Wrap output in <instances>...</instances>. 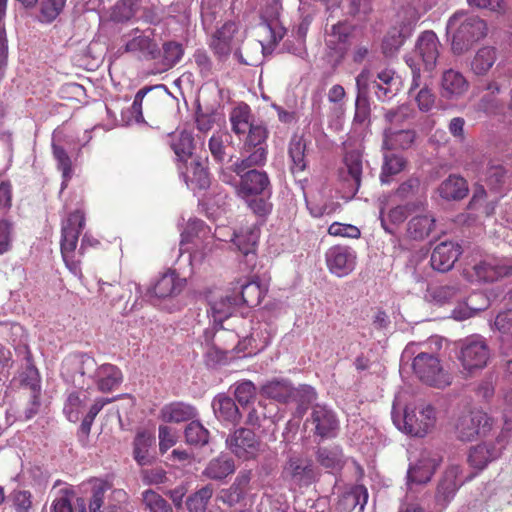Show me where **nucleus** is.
Segmentation results:
<instances>
[{
    "mask_svg": "<svg viewBox=\"0 0 512 512\" xmlns=\"http://www.w3.org/2000/svg\"><path fill=\"white\" fill-rule=\"evenodd\" d=\"M208 158H191L190 163H181L179 171L186 183L192 190H203L210 186V175L207 168Z\"/></svg>",
    "mask_w": 512,
    "mask_h": 512,
    "instance_id": "16",
    "label": "nucleus"
},
{
    "mask_svg": "<svg viewBox=\"0 0 512 512\" xmlns=\"http://www.w3.org/2000/svg\"><path fill=\"white\" fill-rule=\"evenodd\" d=\"M504 447L505 444L501 438H497L495 442L476 445L469 451L468 462L473 468L482 470L488 463L500 457Z\"/></svg>",
    "mask_w": 512,
    "mask_h": 512,
    "instance_id": "20",
    "label": "nucleus"
},
{
    "mask_svg": "<svg viewBox=\"0 0 512 512\" xmlns=\"http://www.w3.org/2000/svg\"><path fill=\"white\" fill-rule=\"evenodd\" d=\"M306 142L303 136L293 135L288 145V155L291 160V171L292 173H300L306 169Z\"/></svg>",
    "mask_w": 512,
    "mask_h": 512,
    "instance_id": "44",
    "label": "nucleus"
},
{
    "mask_svg": "<svg viewBox=\"0 0 512 512\" xmlns=\"http://www.w3.org/2000/svg\"><path fill=\"white\" fill-rule=\"evenodd\" d=\"M415 116V110L407 104H402L395 109L388 110L385 115V121L389 124L388 127H394L397 129L398 125H401Z\"/></svg>",
    "mask_w": 512,
    "mask_h": 512,
    "instance_id": "57",
    "label": "nucleus"
},
{
    "mask_svg": "<svg viewBox=\"0 0 512 512\" xmlns=\"http://www.w3.org/2000/svg\"><path fill=\"white\" fill-rule=\"evenodd\" d=\"M488 307V299L482 293L471 294L465 302L459 303L452 311L454 319L462 321L474 316Z\"/></svg>",
    "mask_w": 512,
    "mask_h": 512,
    "instance_id": "35",
    "label": "nucleus"
},
{
    "mask_svg": "<svg viewBox=\"0 0 512 512\" xmlns=\"http://www.w3.org/2000/svg\"><path fill=\"white\" fill-rule=\"evenodd\" d=\"M261 394L275 401L286 403L292 398L301 397L302 402L311 403L316 400L315 390L308 385L294 389L287 380L274 379L261 387Z\"/></svg>",
    "mask_w": 512,
    "mask_h": 512,
    "instance_id": "10",
    "label": "nucleus"
},
{
    "mask_svg": "<svg viewBox=\"0 0 512 512\" xmlns=\"http://www.w3.org/2000/svg\"><path fill=\"white\" fill-rule=\"evenodd\" d=\"M75 493L72 489L64 487L58 490L52 505L51 512H73L72 500Z\"/></svg>",
    "mask_w": 512,
    "mask_h": 512,
    "instance_id": "61",
    "label": "nucleus"
},
{
    "mask_svg": "<svg viewBox=\"0 0 512 512\" xmlns=\"http://www.w3.org/2000/svg\"><path fill=\"white\" fill-rule=\"evenodd\" d=\"M245 157L234 162L235 173L242 172L256 166H263L267 160V147H243Z\"/></svg>",
    "mask_w": 512,
    "mask_h": 512,
    "instance_id": "45",
    "label": "nucleus"
},
{
    "mask_svg": "<svg viewBox=\"0 0 512 512\" xmlns=\"http://www.w3.org/2000/svg\"><path fill=\"white\" fill-rule=\"evenodd\" d=\"M366 80L367 74L365 71H362L356 77L358 94L355 102L354 122L359 124H364L370 116V105L366 96Z\"/></svg>",
    "mask_w": 512,
    "mask_h": 512,
    "instance_id": "39",
    "label": "nucleus"
},
{
    "mask_svg": "<svg viewBox=\"0 0 512 512\" xmlns=\"http://www.w3.org/2000/svg\"><path fill=\"white\" fill-rule=\"evenodd\" d=\"M412 368L419 380L427 385L444 388L451 383L449 374L434 354L419 352L413 359Z\"/></svg>",
    "mask_w": 512,
    "mask_h": 512,
    "instance_id": "7",
    "label": "nucleus"
},
{
    "mask_svg": "<svg viewBox=\"0 0 512 512\" xmlns=\"http://www.w3.org/2000/svg\"><path fill=\"white\" fill-rule=\"evenodd\" d=\"M351 34V27L345 21L330 23L329 18L324 29V42L335 62H340L348 49V39Z\"/></svg>",
    "mask_w": 512,
    "mask_h": 512,
    "instance_id": "11",
    "label": "nucleus"
},
{
    "mask_svg": "<svg viewBox=\"0 0 512 512\" xmlns=\"http://www.w3.org/2000/svg\"><path fill=\"white\" fill-rule=\"evenodd\" d=\"M127 52L139 53L146 59H155L159 54L157 44L148 36H136L125 45Z\"/></svg>",
    "mask_w": 512,
    "mask_h": 512,
    "instance_id": "47",
    "label": "nucleus"
},
{
    "mask_svg": "<svg viewBox=\"0 0 512 512\" xmlns=\"http://www.w3.org/2000/svg\"><path fill=\"white\" fill-rule=\"evenodd\" d=\"M169 145L179 163H186L192 158L195 143L191 132L187 130L173 132L169 135Z\"/></svg>",
    "mask_w": 512,
    "mask_h": 512,
    "instance_id": "29",
    "label": "nucleus"
},
{
    "mask_svg": "<svg viewBox=\"0 0 512 512\" xmlns=\"http://www.w3.org/2000/svg\"><path fill=\"white\" fill-rule=\"evenodd\" d=\"M162 71H167L174 67L177 63L180 62L184 55V48L182 44L169 41L165 42L162 46Z\"/></svg>",
    "mask_w": 512,
    "mask_h": 512,
    "instance_id": "52",
    "label": "nucleus"
},
{
    "mask_svg": "<svg viewBox=\"0 0 512 512\" xmlns=\"http://www.w3.org/2000/svg\"><path fill=\"white\" fill-rule=\"evenodd\" d=\"M186 443L202 447L209 442V431L199 422L191 421L184 431Z\"/></svg>",
    "mask_w": 512,
    "mask_h": 512,
    "instance_id": "53",
    "label": "nucleus"
},
{
    "mask_svg": "<svg viewBox=\"0 0 512 512\" xmlns=\"http://www.w3.org/2000/svg\"><path fill=\"white\" fill-rule=\"evenodd\" d=\"M382 147L387 150H398L410 148L415 139L416 132L411 129H396L394 127H386L383 133Z\"/></svg>",
    "mask_w": 512,
    "mask_h": 512,
    "instance_id": "31",
    "label": "nucleus"
},
{
    "mask_svg": "<svg viewBox=\"0 0 512 512\" xmlns=\"http://www.w3.org/2000/svg\"><path fill=\"white\" fill-rule=\"evenodd\" d=\"M152 445V438L144 432H140L136 435L133 442V455L136 462L141 465H147L151 462L149 456V448Z\"/></svg>",
    "mask_w": 512,
    "mask_h": 512,
    "instance_id": "55",
    "label": "nucleus"
},
{
    "mask_svg": "<svg viewBox=\"0 0 512 512\" xmlns=\"http://www.w3.org/2000/svg\"><path fill=\"white\" fill-rule=\"evenodd\" d=\"M27 377L24 379L25 386L30 390V401L29 407L25 410V418L31 419L35 416L40 408V384H39V373L34 365L29 363L27 367Z\"/></svg>",
    "mask_w": 512,
    "mask_h": 512,
    "instance_id": "36",
    "label": "nucleus"
},
{
    "mask_svg": "<svg viewBox=\"0 0 512 512\" xmlns=\"http://www.w3.org/2000/svg\"><path fill=\"white\" fill-rule=\"evenodd\" d=\"M434 227V217L431 215H418L409 220L406 234L409 239L422 241L430 235Z\"/></svg>",
    "mask_w": 512,
    "mask_h": 512,
    "instance_id": "42",
    "label": "nucleus"
},
{
    "mask_svg": "<svg viewBox=\"0 0 512 512\" xmlns=\"http://www.w3.org/2000/svg\"><path fill=\"white\" fill-rule=\"evenodd\" d=\"M85 219L80 211H75L69 215L62 225L61 253L67 268L74 275H81L79 261L75 260V249L78 238L83 230Z\"/></svg>",
    "mask_w": 512,
    "mask_h": 512,
    "instance_id": "5",
    "label": "nucleus"
},
{
    "mask_svg": "<svg viewBox=\"0 0 512 512\" xmlns=\"http://www.w3.org/2000/svg\"><path fill=\"white\" fill-rule=\"evenodd\" d=\"M139 0H120L114 6L111 18L116 22L130 20L136 13Z\"/></svg>",
    "mask_w": 512,
    "mask_h": 512,
    "instance_id": "60",
    "label": "nucleus"
},
{
    "mask_svg": "<svg viewBox=\"0 0 512 512\" xmlns=\"http://www.w3.org/2000/svg\"><path fill=\"white\" fill-rule=\"evenodd\" d=\"M406 160L402 156L394 153L385 154L383 158L380 181L382 184H389L391 177L404 170Z\"/></svg>",
    "mask_w": 512,
    "mask_h": 512,
    "instance_id": "49",
    "label": "nucleus"
},
{
    "mask_svg": "<svg viewBox=\"0 0 512 512\" xmlns=\"http://www.w3.org/2000/svg\"><path fill=\"white\" fill-rule=\"evenodd\" d=\"M503 88L504 82H499L497 80L488 82L485 86L487 93L484 94L478 102V110L483 111L486 114L498 113L502 108V103L496 95L499 94Z\"/></svg>",
    "mask_w": 512,
    "mask_h": 512,
    "instance_id": "40",
    "label": "nucleus"
},
{
    "mask_svg": "<svg viewBox=\"0 0 512 512\" xmlns=\"http://www.w3.org/2000/svg\"><path fill=\"white\" fill-rule=\"evenodd\" d=\"M468 87V81L460 72L449 69L441 77L440 94L445 99L457 100L466 93Z\"/></svg>",
    "mask_w": 512,
    "mask_h": 512,
    "instance_id": "24",
    "label": "nucleus"
},
{
    "mask_svg": "<svg viewBox=\"0 0 512 512\" xmlns=\"http://www.w3.org/2000/svg\"><path fill=\"white\" fill-rule=\"evenodd\" d=\"M216 417L230 424L236 425L241 419L240 411L234 400L224 394L217 395L212 402Z\"/></svg>",
    "mask_w": 512,
    "mask_h": 512,
    "instance_id": "34",
    "label": "nucleus"
},
{
    "mask_svg": "<svg viewBox=\"0 0 512 512\" xmlns=\"http://www.w3.org/2000/svg\"><path fill=\"white\" fill-rule=\"evenodd\" d=\"M239 305V297L236 295H226L210 304V311L215 323H222L225 319L233 315L236 307Z\"/></svg>",
    "mask_w": 512,
    "mask_h": 512,
    "instance_id": "46",
    "label": "nucleus"
},
{
    "mask_svg": "<svg viewBox=\"0 0 512 512\" xmlns=\"http://www.w3.org/2000/svg\"><path fill=\"white\" fill-rule=\"evenodd\" d=\"M406 63L412 69V81L409 88V94L413 97L422 112L430 111L435 104V94L426 83L422 84L420 77V68L412 58H406Z\"/></svg>",
    "mask_w": 512,
    "mask_h": 512,
    "instance_id": "19",
    "label": "nucleus"
},
{
    "mask_svg": "<svg viewBox=\"0 0 512 512\" xmlns=\"http://www.w3.org/2000/svg\"><path fill=\"white\" fill-rule=\"evenodd\" d=\"M490 355V348L484 338L471 336L464 339L458 354L462 372L473 375L481 371L487 366Z\"/></svg>",
    "mask_w": 512,
    "mask_h": 512,
    "instance_id": "6",
    "label": "nucleus"
},
{
    "mask_svg": "<svg viewBox=\"0 0 512 512\" xmlns=\"http://www.w3.org/2000/svg\"><path fill=\"white\" fill-rule=\"evenodd\" d=\"M439 45L438 37L433 31L428 30L421 33L415 45V58L411 57L417 63V67H419V63L416 58L423 63L426 71H432L439 57Z\"/></svg>",
    "mask_w": 512,
    "mask_h": 512,
    "instance_id": "17",
    "label": "nucleus"
},
{
    "mask_svg": "<svg viewBox=\"0 0 512 512\" xmlns=\"http://www.w3.org/2000/svg\"><path fill=\"white\" fill-rule=\"evenodd\" d=\"M65 3L66 0H44L40 10L42 21L48 23L54 21L63 10Z\"/></svg>",
    "mask_w": 512,
    "mask_h": 512,
    "instance_id": "64",
    "label": "nucleus"
},
{
    "mask_svg": "<svg viewBox=\"0 0 512 512\" xmlns=\"http://www.w3.org/2000/svg\"><path fill=\"white\" fill-rule=\"evenodd\" d=\"M321 475L320 468L303 453L290 452L282 468V477L298 487L312 485Z\"/></svg>",
    "mask_w": 512,
    "mask_h": 512,
    "instance_id": "3",
    "label": "nucleus"
},
{
    "mask_svg": "<svg viewBox=\"0 0 512 512\" xmlns=\"http://www.w3.org/2000/svg\"><path fill=\"white\" fill-rule=\"evenodd\" d=\"M86 400V395H84V398H81L78 392H72L68 395L63 412L70 422L75 423L79 420Z\"/></svg>",
    "mask_w": 512,
    "mask_h": 512,
    "instance_id": "59",
    "label": "nucleus"
},
{
    "mask_svg": "<svg viewBox=\"0 0 512 512\" xmlns=\"http://www.w3.org/2000/svg\"><path fill=\"white\" fill-rule=\"evenodd\" d=\"M239 304L244 303L247 306H257L264 296V291L256 281L246 282L240 286Z\"/></svg>",
    "mask_w": 512,
    "mask_h": 512,
    "instance_id": "54",
    "label": "nucleus"
},
{
    "mask_svg": "<svg viewBox=\"0 0 512 512\" xmlns=\"http://www.w3.org/2000/svg\"><path fill=\"white\" fill-rule=\"evenodd\" d=\"M235 174L239 177L237 195L241 198L270 193V180L265 171L249 168Z\"/></svg>",
    "mask_w": 512,
    "mask_h": 512,
    "instance_id": "13",
    "label": "nucleus"
},
{
    "mask_svg": "<svg viewBox=\"0 0 512 512\" xmlns=\"http://www.w3.org/2000/svg\"><path fill=\"white\" fill-rule=\"evenodd\" d=\"M111 485L103 480H96L92 486V497L89 503L90 512H103L102 506L104 503V496Z\"/></svg>",
    "mask_w": 512,
    "mask_h": 512,
    "instance_id": "62",
    "label": "nucleus"
},
{
    "mask_svg": "<svg viewBox=\"0 0 512 512\" xmlns=\"http://www.w3.org/2000/svg\"><path fill=\"white\" fill-rule=\"evenodd\" d=\"M365 72L368 75V72ZM398 84L395 72L390 69H384L377 73L375 80L370 83H368V79L366 80V90H372L379 101L385 102L397 94Z\"/></svg>",
    "mask_w": 512,
    "mask_h": 512,
    "instance_id": "22",
    "label": "nucleus"
},
{
    "mask_svg": "<svg viewBox=\"0 0 512 512\" xmlns=\"http://www.w3.org/2000/svg\"><path fill=\"white\" fill-rule=\"evenodd\" d=\"M318 465L329 473H337L346 464V457L340 445L319 446L315 450Z\"/></svg>",
    "mask_w": 512,
    "mask_h": 512,
    "instance_id": "23",
    "label": "nucleus"
},
{
    "mask_svg": "<svg viewBox=\"0 0 512 512\" xmlns=\"http://www.w3.org/2000/svg\"><path fill=\"white\" fill-rule=\"evenodd\" d=\"M185 283L186 280L180 278L175 271H169L158 279L148 293L158 298L175 296L183 290Z\"/></svg>",
    "mask_w": 512,
    "mask_h": 512,
    "instance_id": "28",
    "label": "nucleus"
},
{
    "mask_svg": "<svg viewBox=\"0 0 512 512\" xmlns=\"http://www.w3.org/2000/svg\"><path fill=\"white\" fill-rule=\"evenodd\" d=\"M325 258L330 272L338 277L348 275L356 264V254L347 246L336 245L329 248Z\"/></svg>",
    "mask_w": 512,
    "mask_h": 512,
    "instance_id": "18",
    "label": "nucleus"
},
{
    "mask_svg": "<svg viewBox=\"0 0 512 512\" xmlns=\"http://www.w3.org/2000/svg\"><path fill=\"white\" fill-rule=\"evenodd\" d=\"M462 253V248L458 243L444 241L439 243L431 255V266L439 272L449 271Z\"/></svg>",
    "mask_w": 512,
    "mask_h": 512,
    "instance_id": "21",
    "label": "nucleus"
},
{
    "mask_svg": "<svg viewBox=\"0 0 512 512\" xmlns=\"http://www.w3.org/2000/svg\"><path fill=\"white\" fill-rule=\"evenodd\" d=\"M259 240V231L255 228H249L239 233H234L232 239L238 251L245 257L247 264H255L256 246Z\"/></svg>",
    "mask_w": 512,
    "mask_h": 512,
    "instance_id": "30",
    "label": "nucleus"
},
{
    "mask_svg": "<svg viewBox=\"0 0 512 512\" xmlns=\"http://www.w3.org/2000/svg\"><path fill=\"white\" fill-rule=\"evenodd\" d=\"M439 195L446 200H460L468 193L467 182L464 178L450 175L438 188Z\"/></svg>",
    "mask_w": 512,
    "mask_h": 512,
    "instance_id": "43",
    "label": "nucleus"
},
{
    "mask_svg": "<svg viewBox=\"0 0 512 512\" xmlns=\"http://www.w3.org/2000/svg\"><path fill=\"white\" fill-rule=\"evenodd\" d=\"M498 58L497 49L492 46H484L477 50L471 60V70L475 75H486Z\"/></svg>",
    "mask_w": 512,
    "mask_h": 512,
    "instance_id": "41",
    "label": "nucleus"
},
{
    "mask_svg": "<svg viewBox=\"0 0 512 512\" xmlns=\"http://www.w3.org/2000/svg\"><path fill=\"white\" fill-rule=\"evenodd\" d=\"M492 428V419L481 410H471L462 414L456 421L455 433L463 442L486 436Z\"/></svg>",
    "mask_w": 512,
    "mask_h": 512,
    "instance_id": "8",
    "label": "nucleus"
},
{
    "mask_svg": "<svg viewBox=\"0 0 512 512\" xmlns=\"http://www.w3.org/2000/svg\"><path fill=\"white\" fill-rule=\"evenodd\" d=\"M231 140L232 137L227 132H217L210 137L208 148L211 156L217 163L222 164L225 161L227 156L226 148Z\"/></svg>",
    "mask_w": 512,
    "mask_h": 512,
    "instance_id": "50",
    "label": "nucleus"
},
{
    "mask_svg": "<svg viewBox=\"0 0 512 512\" xmlns=\"http://www.w3.org/2000/svg\"><path fill=\"white\" fill-rule=\"evenodd\" d=\"M367 501L366 487L355 485L340 496L336 508L339 512H363Z\"/></svg>",
    "mask_w": 512,
    "mask_h": 512,
    "instance_id": "25",
    "label": "nucleus"
},
{
    "mask_svg": "<svg viewBox=\"0 0 512 512\" xmlns=\"http://www.w3.org/2000/svg\"><path fill=\"white\" fill-rule=\"evenodd\" d=\"M436 419V409L425 401L407 405L403 414L398 413L395 406L392 409L395 426L400 431L416 437H424L429 433L435 426Z\"/></svg>",
    "mask_w": 512,
    "mask_h": 512,
    "instance_id": "2",
    "label": "nucleus"
},
{
    "mask_svg": "<svg viewBox=\"0 0 512 512\" xmlns=\"http://www.w3.org/2000/svg\"><path fill=\"white\" fill-rule=\"evenodd\" d=\"M234 460L228 455L221 454L211 459L202 472L208 479L220 481L235 472Z\"/></svg>",
    "mask_w": 512,
    "mask_h": 512,
    "instance_id": "33",
    "label": "nucleus"
},
{
    "mask_svg": "<svg viewBox=\"0 0 512 512\" xmlns=\"http://www.w3.org/2000/svg\"><path fill=\"white\" fill-rule=\"evenodd\" d=\"M362 169V152L359 149L348 151L345 154L344 167L340 169L339 177L350 196H354L360 187Z\"/></svg>",
    "mask_w": 512,
    "mask_h": 512,
    "instance_id": "15",
    "label": "nucleus"
},
{
    "mask_svg": "<svg viewBox=\"0 0 512 512\" xmlns=\"http://www.w3.org/2000/svg\"><path fill=\"white\" fill-rule=\"evenodd\" d=\"M447 32L452 34L453 53L461 55L486 36L487 26L478 16L458 11L449 18Z\"/></svg>",
    "mask_w": 512,
    "mask_h": 512,
    "instance_id": "1",
    "label": "nucleus"
},
{
    "mask_svg": "<svg viewBox=\"0 0 512 512\" xmlns=\"http://www.w3.org/2000/svg\"><path fill=\"white\" fill-rule=\"evenodd\" d=\"M77 371L81 376L94 377L97 388L101 392L112 391L122 382V373L118 367L103 364L96 368V361L87 354L80 355L77 359Z\"/></svg>",
    "mask_w": 512,
    "mask_h": 512,
    "instance_id": "4",
    "label": "nucleus"
},
{
    "mask_svg": "<svg viewBox=\"0 0 512 512\" xmlns=\"http://www.w3.org/2000/svg\"><path fill=\"white\" fill-rule=\"evenodd\" d=\"M479 281L493 282L501 277L512 274V267L489 261H481L473 267Z\"/></svg>",
    "mask_w": 512,
    "mask_h": 512,
    "instance_id": "38",
    "label": "nucleus"
},
{
    "mask_svg": "<svg viewBox=\"0 0 512 512\" xmlns=\"http://www.w3.org/2000/svg\"><path fill=\"white\" fill-rule=\"evenodd\" d=\"M232 131L237 135L245 134L254 124L251 121V111L248 105L235 107L230 113Z\"/></svg>",
    "mask_w": 512,
    "mask_h": 512,
    "instance_id": "48",
    "label": "nucleus"
},
{
    "mask_svg": "<svg viewBox=\"0 0 512 512\" xmlns=\"http://www.w3.org/2000/svg\"><path fill=\"white\" fill-rule=\"evenodd\" d=\"M417 21L418 15L412 11L408 24H405L400 30L393 29L387 34L382 43V51L386 56H392L400 49L405 40L410 37Z\"/></svg>",
    "mask_w": 512,
    "mask_h": 512,
    "instance_id": "26",
    "label": "nucleus"
},
{
    "mask_svg": "<svg viewBox=\"0 0 512 512\" xmlns=\"http://www.w3.org/2000/svg\"><path fill=\"white\" fill-rule=\"evenodd\" d=\"M142 505L149 512H172L170 504L151 489L145 490L142 493Z\"/></svg>",
    "mask_w": 512,
    "mask_h": 512,
    "instance_id": "56",
    "label": "nucleus"
},
{
    "mask_svg": "<svg viewBox=\"0 0 512 512\" xmlns=\"http://www.w3.org/2000/svg\"><path fill=\"white\" fill-rule=\"evenodd\" d=\"M459 469L456 466L449 467L443 474L436 493V499L442 505H446L455 496L460 484L457 481Z\"/></svg>",
    "mask_w": 512,
    "mask_h": 512,
    "instance_id": "37",
    "label": "nucleus"
},
{
    "mask_svg": "<svg viewBox=\"0 0 512 512\" xmlns=\"http://www.w3.org/2000/svg\"><path fill=\"white\" fill-rule=\"evenodd\" d=\"M306 424L311 427L313 436L320 441L335 438L339 432V420L335 412L326 405L312 406Z\"/></svg>",
    "mask_w": 512,
    "mask_h": 512,
    "instance_id": "9",
    "label": "nucleus"
},
{
    "mask_svg": "<svg viewBox=\"0 0 512 512\" xmlns=\"http://www.w3.org/2000/svg\"><path fill=\"white\" fill-rule=\"evenodd\" d=\"M441 463V457L432 451L424 450L417 460L409 465L408 485L428 483Z\"/></svg>",
    "mask_w": 512,
    "mask_h": 512,
    "instance_id": "12",
    "label": "nucleus"
},
{
    "mask_svg": "<svg viewBox=\"0 0 512 512\" xmlns=\"http://www.w3.org/2000/svg\"><path fill=\"white\" fill-rule=\"evenodd\" d=\"M226 445L238 458L249 460L257 455L260 442L252 430L239 428L226 438Z\"/></svg>",
    "mask_w": 512,
    "mask_h": 512,
    "instance_id": "14",
    "label": "nucleus"
},
{
    "mask_svg": "<svg viewBox=\"0 0 512 512\" xmlns=\"http://www.w3.org/2000/svg\"><path fill=\"white\" fill-rule=\"evenodd\" d=\"M236 30L235 23L227 22L214 33L210 47L220 60H224L230 55Z\"/></svg>",
    "mask_w": 512,
    "mask_h": 512,
    "instance_id": "27",
    "label": "nucleus"
},
{
    "mask_svg": "<svg viewBox=\"0 0 512 512\" xmlns=\"http://www.w3.org/2000/svg\"><path fill=\"white\" fill-rule=\"evenodd\" d=\"M213 493V486L207 484L191 494L186 500V506L189 512H205Z\"/></svg>",
    "mask_w": 512,
    "mask_h": 512,
    "instance_id": "51",
    "label": "nucleus"
},
{
    "mask_svg": "<svg viewBox=\"0 0 512 512\" xmlns=\"http://www.w3.org/2000/svg\"><path fill=\"white\" fill-rule=\"evenodd\" d=\"M198 415L197 409L184 402H172L162 407L160 418L167 423H180L189 421Z\"/></svg>",
    "mask_w": 512,
    "mask_h": 512,
    "instance_id": "32",
    "label": "nucleus"
},
{
    "mask_svg": "<svg viewBox=\"0 0 512 512\" xmlns=\"http://www.w3.org/2000/svg\"><path fill=\"white\" fill-rule=\"evenodd\" d=\"M248 135L244 143L245 147H267L266 140L268 138V130L262 124H253L247 131Z\"/></svg>",
    "mask_w": 512,
    "mask_h": 512,
    "instance_id": "63",
    "label": "nucleus"
},
{
    "mask_svg": "<svg viewBox=\"0 0 512 512\" xmlns=\"http://www.w3.org/2000/svg\"><path fill=\"white\" fill-rule=\"evenodd\" d=\"M406 218L407 209L405 206L401 205L391 208L386 216L383 214V211L380 212L381 226L389 234L394 233L392 226L400 225Z\"/></svg>",
    "mask_w": 512,
    "mask_h": 512,
    "instance_id": "58",
    "label": "nucleus"
}]
</instances>
